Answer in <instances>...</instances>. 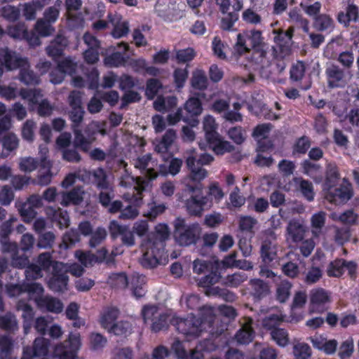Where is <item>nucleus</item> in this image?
<instances>
[{"label": "nucleus", "instance_id": "nucleus-2", "mask_svg": "<svg viewBox=\"0 0 359 359\" xmlns=\"http://www.w3.org/2000/svg\"><path fill=\"white\" fill-rule=\"evenodd\" d=\"M169 236L168 226L159 224L156 227L154 238L149 237L145 243V251L140 259L143 267L153 269L160 263V259L163 254L164 242Z\"/></svg>", "mask_w": 359, "mask_h": 359}, {"label": "nucleus", "instance_id": "nucleus-57", "mask_svg": "<svg viewBox=\"0 0 359 359\" xmlns=\"http://www.w3.org/2000/svg\"><path fill=\"white\" fill-rule=\"evenodd\" d=\"M1 142L3 148L7 151L6 154H4L3 155L4 157H6L10 152L18 148L19 140L15 135L9 133L3 137Z\"/></svg>", "mask_w": 359, "mask_h": 359}, {"label": "nucleus", "instance_id": "nucleus-12", "mask_svg": "<svg viewBox=\"0 0 359 359\" xmlns=\"http://www.w3.org/2000/svg\"><path fill=\"white\" fill-rule=\"evenodd\" d=\"M201 321L194 317L172 319V325L184 335L198 336L201 331Z\"/></svg>", "mask_w": 359, "mask_h": 359}, {"label": "nucleus", "instance_id": "nucleus-40", "mask_svg": "<svg viewBox=\"0 0 359 359\" xmlns=\"http://www.w3.org/2000/svg\"><path fill=\"white\" fill-rule=\"evenodd\" d=\"M300 166L302 172L313 180L317 177L322 170V166L319 163L312 162L309 159L303 161Z\"/></svg>", "mask_w": 359, "mask_h": 359}, {"label": "nucleus", "instance_id": "nucleus-55", "mask_svg": "<svg viewBox=\"0 0 359 359\" xmlns=\"http://www.w3.org/2000/svg\"><path fill=\"white\" fill-rule=\"evenodd\" d=\"M270 334L271 339L280 347H285L289 344L288 333L283 328L273 329Z\"/></svg>", "mask_w": 359, "mask_h": 359}, {"label": "nucleus", "instance_id": "nucleus-16", "mask_svg": "<svg viewBox=\"0 0 359 359\" xmlns=\"http://www.w3.org/2000/svg\"><path fill=\"white\" fill-rule=\"evenodd\" d=\"M246 37L250 41V46L255 50V56L257 55V59L260 62L265 58L266 55L267 45L263 42L262 32L259 30H251L246 33Z\"/></svg>", "mask_w": 359, "mask_h": 359}, {"label": "nucleus", "instance_id": "nucleus-5", "mask_svg": "<svg viewBox=\"0 0 359 359\" xmlns=\"http://www.w3.org/2000/svg\"><path fill=\"white\" fill-rule=\"evenodd\" d=\"M327 87L329 89H342L348 85L353 79V71H346L339 64L328 62L325 69Z\"/></svg>", "mask_w": 359, "mask_h": 359}, {"label": "nucleus", "instance_id": "nucleus-45", "mask_svg": "<svg viewBox=\"0 0 359 359\" xmlns=\"http://www.w3.org/2000/svg\"><path fill=\"white\" fill-rule=\"evenodd\" d=\"M11 254V264L13 267L18 269H25L29 264V260L27 256L25 255H19V248L16 245V250L13 251H3Z\"/></svg>", "mask_w": 359, "mask_h": 359}, {"label": "nucleus", "instance_id": "nucleus-20", "mask_svg": "<svg viewBox=\"0 0 359 359\" xmlns=\"http://www.w3.org/2000/svg\"><path fill=\"white\" fill-rule=\"evenodd\" d=\"M221 270L220 264L216 261L215 264L210 265V268L205 273L207 274L198 280V285L203 287H209L222 281Z\"/></svg>", "mask_w": 359, "mask_h": 359}, {"label": "nucleus", "instance_id": "nucleus-18", "mask_svg": "<svg viewBox=\"0 0 359 359\" xmlns=\"http://www.w3.org/2000/svg\"><path fill=\"white\" fill-rule=\"evenodd\" d=\"M119 184L123 187H131L135 186V189L139 193L146 190L149 187V180H145L143 177H133L126 169L120 177Z\"/></svg>", "mask_w": 359, "mask_h": 359}, {"label": "nucleus", "instance_id": "nucleus-56", "mask_svg": "<svg viewBox=\"0 0 359 359\" xmlns=\"http://www.w3.org/2000/svg\"><path fill=\"white\" fill-rule=\"evenodd\" d=\"M107 283L113 287L125 288L129 283L124 273H111L107 280Z\"/></svg>", "mask_w": 359, "mask_h": 359}, {"label": "nucleus", "instance_id": "nucleus-52", "mask_svg": "<svg viewBox=\"0 0 359 359\" xmlns=\"http://www.w3.org/2000/svg\"><path fill=\"white\" fill-rule=\"evenodd\" d=\"M94 256L95 257L97 264L104 262L109 266L114 264L116 255L113 252L109 254L105 248L97 250Z\"/></svg>", "mask_w": 359, "mask_h": 359}, {"label": "nucleus", "instance_id": "nucleus-59", "mask_svg": "<svg viewBox=\"0 0 359 359\" xmlns=\"http://www.w3.org/2000/svg\"><path fill=\"white\" fill-rule=\"evenodd\" d=\"M163 85L157 79H149L147 81L145 95L149 100H153L161 89Z\"/></svg>", "mask_w": 359, "mask_h": 359}, {"label": "nucleus", "instance_id": "nucleus-1", "mask_svg": "<svg viewBox=\"0 0 359 359\" xmlns=\"http://www.w3.org/2000/svg\"><path fill=\"white\" fill-rule=\"evenodd\" d=\"M68 100L70 107L68 116L72 121V128L74 135L73 144L83 152H88L91 144L96 140L98 128L94 123H90L86 126L84 130L80 129L85 114L84 109L81 105V95L78 91H72Z\"/></svg>", "mask_w": 359, "mask_h": 359}, {"label": "nucleus", "instance_id": "nucleus-28", "mask_svg": "<svg viewBox=\"0 0 359 359\" xmlns=\"http://www.w3.org/2000/svg\"><path fill=\"white\" fill-rule=\"evenodd\" d=\"M186 165L190 171L189 176L192 181L201 182L207 177V170L196 164V157L193 155L187 158Z\"/></svg>", "mask_w": 359, "mask_h": 359}, {"label": "nucleus", "instance_id": "nucleus-26", "mask_svg": "<svg viewBox=\"0 0 359 359\" xmlns=\"http://www.w3.org/2000/svg\"><path fill=\"white\" fill-rule=\"evenodd\" d=\"M359 17V8L351 0H348L346 12L340 11L337 15V20L339 23L345 27L349 25L350 22H357Z\"/></svg>", "mask_w": 359, "mask_h": 359}, {"label": "nucleus", "instance_id": "nucleus-35", "mask_svg": "<svg viewBox=\"0 0 359 359\" xmlns=\"http://www.w3.org/2000/svg\"><path fill=\"white\" fill-rule=\"evenodd\" d=\"M180 120L187 123L191 127H196L198 125L199 121L196 118H189L184 115L182 109L179 108L174 114H170L167 116V121L170 125H175Z\"/></svg>", "mask_w": 359, "mask_h": 359}, {"label": "nucleus", "instance_id": "nucleus-11", "mask_svg": "<svg viewBox=\"0 0 359 359\" xmlns=\"http://www.w3.org/2000/svg\"><path fill=\"white\" fill-rule=\"evenodd\" d=\"M177 137L176 131L174 129H168L161 139H156L154 142L155 151L160 154L165 161L169 159L172 154L170 149Z\"/></svg>", "mask_w": 359, "mask_h": 359}, {"label": "nucleus", "instance_id": "nucleus-34", "mask_svg": "<svg viewBox=\"0 0 359 359\" xmlns=\"http://www.w3.org/2000/svg\"><path fill=\"white\" fill-rule=\"evenodd\" d=\"M93 184L100 190L109 189L111 186L108 180V176L106 171L98 168L92 172Z\"/></svg>", "mask_w": 359, "mask_h": 359}, {"label": "nucleus", "instance_id": "nucleus-63", "mask_svg": "<svg viewBox=\"0 0 359 359\" xmlns=\"http://www.w3.org/2000/svg\"><path fill=\"white\" fill-rule=\"evenodd\" d=\"M293 353L297 359H308L311 355V349L306 343H297L294 345Z\"/></svg>", "mask_w": 359, "mask_h": 359}, {"label": "nucleus", "instance_id": "nucleus-47", "mask_svg": "<svg viewBox=\"0 0 359 359\" xmlns=\"http://www.w3.org/2000/svg\"><path fill=\"white\" fill-rule=\"evenodd\" d=\"M107 331L116 336L126 337L132 332V325L128 321L121 320L113 324Z\"/></svg>", "mask_w": 359, "mask_h": 359}, {"label": "nucleus", "instance_id": "nucleus-54", "mask_svg": "<svg viewBox=\"0 0 359 359\" xmlns=\"http://www.w3.org/2000/svg\"><path fill=\"white\" fill-rule=\"evenodd\" d=\"M50 341L43 337H37L35 339L33 346L36 357L45 356L48 352Z\"/></svg>", "mask_w": 359, "mask_h": 359}, {"label": "nucleus", "instance_id": "nucleus-13", "mask_svg": "<svg viewBox=\"0 0 359 359\" xmlns=\"http://www.w3.org/2000/svg\"><path fill=\"white\" fill-rule=\"evenodd\" d=\"M18 221L16 217L12 215L8 219L0 224V244L2 251H13L16 250L17 243L10 241V236L13 231V224Z\"/></svg>", "mask_w": 359, "mask_h": 359}, {"label": "nucleus", "instance_id": "nucleus-48", "mask_svg": "<svg viewBox=\"0 0 359 359\" xmlns=\"http://www.w3.org/2000/svg\"><path fill=\"white\" fill-rule=\"evenodd\" d=\"M248 276L243 272H236L222 279V284L227 287H236L243 283Z\"/></svg>", "mask_w": 359, "mask_h": 359}, {"label": "nucleus", "instance_id": "nucleus-64", "mask_svg": "<svg viewBox=\"0 0 359 359\" xmlns=\"http://www.w3.org/2000/svg\"><path fill=\"white\" fill-rule=\"evenodd\" d=\"M134 351L128 346L116 347L112 351L111 359H133Z\"/></svg>", "mask_w": 359, "mask_h": 359}, {"label": "nucleus", "instance_id": "nucleus-42", "mask_svg": "<svg viewBox=\"0 0 359 359\" xmlns=\"http://www.w3.org/2000/svg\"><path fill=\"white\" fill-rule=\"evenodd\" d=\"M81 240V236L79 231L76 229H71L66 231L62 236V242L60 244V248L64 249L71 248L79 243Z\"/></svg>", "mask_w": 359, "mask_h": 359}, {"label": "nucleus", "instance_id": "nucleus-25", "mask_svg": "<svg viewBox=\"0 0 359 359\" xmlns=\"http://www.w3.org/2000/svg\"><path fill=\"white\" fill-rule=\"evenodd\" d=\"M47 215L60 229L67 228L70 224V219L67 210L60 208L57 209L49 208L47 209Z\"/></svg>", "mask_w": 359, "mask_h": 359}, {"label": "nucleus", "instance_id": "nucleus-32", "mask_svg": "<svg viewBox=\"0 0 359 359\" xmlns=\"http://www.w3.org/2000/svg\"><path fill=\"white\" fill-rule=\"evenodd\" d=\"M210 149L217 155H223L225 153L234 150V146L229 142L224 140L219 135L207 141Z\"/></svg>", "mask_w": 359, "mask_h": 359}, {"label": "nucleus", "instance_id": "nucleus-21", "mask_svg": "<svg viewBox=\"0 0 359 359\" xmlns=\"http://www.w3.org/2000/svg\"><path fill=\"white\" fill-rule=\"evenodd\" d=\"M61 194L60 204L64 207H67L72 204L74 205H80L85 195V191L81 187H76L69 191H62Z\"/></svg>", "mask_w": 359, "mask_h": 359}, {"label": "nucleus", "instance_id": "nucleus-22", "mask_svg": "<svg viewBox=\"0 0 359 359\" xmlns=\"http://www.w3.org/2000/svg\"><path fill=\"white\" fill-rule=\"evenodd\" d=\"M151 160L150 154H146L139 157L135 163V167L141 170V173L144 175V178L150 181L155 180L158 177V172L153 168H149V163Z\"/></svg>", "mask_w": 359, "mask_h": 359}, {"label": "nucleus", "instance_id": "nucleus-29", "mask_svg": "<svg viewBox=\"0 0 359 359\" xmlns=\"http://www.w3.org/2000/svg\"><path fill=\"white\" fill-rule=\"evenodd\" d=\"M262 261L269 264L277 258V245L275 241L265 239L262 241L260 248Z\"/></svg>", "mask_w": 359, "mask_h": 359}, {"label": "nucleus", "instance_id": "nucleus-15", "mask_svg": "<svg viewBox=\"0 0 359 359\" xmlns=\"http://www.w3.org/2000/svg\"><path fill=\"white\" fill-rule=\"evenodd\" d=\"M210 203L208 196H191L186 200L185 206L190 215L201 217L205 208L211 206Z\"/></svg>", "mask_w": 359, "mask_h": 359}, {"label": "nucleus", "instance_id": "nucleus-24", "mask_svg": "<svg viewBox=\"0 0 359 359\" xmlns=\"http://www.w3.org/2000/svg\"><path fill=\"white\" fill-rule=\"evenodd\" d=\"M306 232V227L299 219H291L287 226V233L293 243L301 242Z\"/></svg>", "mask_w": 359, "mask_h": 359}, {"label": "nucleus", "instance_id": "nucleus-7", "mask_svg": "<svg viewBox=\"0 0 359 359\" xmlns=\"http://www.w3.org/2000/svg\"><path fill=\"white\" fill-rule=\"evenodd\" d=\"M20 95L22 99L27 100L32 104H38L37 114L40 116L46 117L52 114L54 107L50 102L46 99L42 100L41 102L39 100L43 96L41 89L22 88L20 91Z\"/></svg>", "mask_w": 359, "mask_h": 359}, {"label": "nucleus", "instance_id": "nucleus-36", "mask_svg": "<svg viewBox=\"0 0 359 359\" xmlns=\"http://www.w3.org/2000/svg\"><path fill=\"white\" fill-rule=\"evenodd\" d=\"M313 27L320 32H331L334 29V20L327 14H319L314 17Z\"/></svg>", "mask_w": 359, "mask_h": 359}, {"label": "nucleus", "instance_id": "nucleus-43", "mask_svg": "<svg viewBox=\"0 0 359 359\" xmlns=\"http://www.w3.org/2000/svg\"><path fill=\"white\" fill-rule=\"evenodd\" d=\"M119 315V311L114 307L107 308L103 313L101 318V325L106 330L110 328L114 324L115 320Z\"/></svg>", "mask_w": 359, "mask_h": 359}, {"label": "nucleus", "instance_id": "nucleus-30", "mask_svg": "<svg viewBox=\"0 0 359 359\" xmlns=\"http://www.w3.org/2000/svg\"><path fill=\"white\" fill-rule=\"evenodd\" d=\"M88 81L83 80L81 76H75L73 78V83L76 87L81 88L88 85L90 89H95L98 86V76L99 73L96 68L91 67L89 72L86 74Z\"/></svg>", "mask_w": 359, "mask_h": 359}, {"label": "nucleus", "instance_id": "nucleus-4", "mask_svg": "<svg viewBox=\"0 0 359 359\" xmlns=\"http://www.w3.org/2000/svg\"><path fill=\"white\" fill-rule=\"evenodd\" d=\"M174 238L181 246H189L196 244L199 239L201 227L198 224H187L185 220L177 217L173 222Z\"/></svg>", "mask_w": 359, "mask_h": 359}, {"label": "nucleus", "instance_id": "nucleus-50", "mask_svg": "<svg viewBox=\"0 0 359 359\" xmlns=\"http://www.w3.org/2000/svg\"><path fill=\"white\" fill-rule=\"evenodd\" d=\"M203 129L205 133V139L207 141L217 137L219 135L217 131V124L215 118L211 116H207L204 118Z\"/></svg>", "mask_w": 359, "mask_h": 359}, {"label": "nucleus", "instance_id": "nucleus-49", "mask_svg": "<svg viewBox=\"0 0 359 359\" xmlns=\"http://www.w3.org/2000/svg\"><path fill=\"white\" fill-rule=\"evenodd\" d=\"M292 287V283L287 280H282L277 287L276 289V298L280 303H285L290 295V290Z\"/></svg>", "mask_w": 359, "mask_h": 359}, {"label": "nucleus", "instance_id": "nucleus-41", "mask_svg": "<svg viewBox=\"0 0 359 359\" xmlns=\"http://www.w3.org/2000/svg\"><path fill=\"white\" fill-rule=\"evenodd\" d=\"M186 114L189 118H196L202 113L203 108L201 102L198 98H189L184 104Z\"/></svg>", "mask_w": 359, "mask_h": 359}, {"label": "nucleus", "instance_id": "nucleus-33", "mask_svg": "<svg viewBox=\"0 0 359 359\" xmlns=\"http://www.w3.org/2000/svg\"><path fill=\"white\" fill-rule=\"evenodd\" d=\"M39 306L47 309L48 311L58 313L62 311L63 304L57 298L50 296H41L36 298Z\"/></svg>", "mask_w": 359, "mask_h": 359}, {"label": "nucleus", "instance_id": "nucleus-3", "mask_svg": "<svg viewBox=\"0 0 359 359\" xmlns=\"http://www.w3.org/2000/svg\"><path fill=\"white\" fill-rule=\"evenodd\" d=\"M0 61L4 62L7 70L20 69L19 79L27 86H36L40 83L39 76L29 69L28 62L15 52L8 48L0 51Z\"/></svg>", "mask_w": 359, "mask_h": 359}, {"label": "nucleus", "instance_id": "nucleus-51", "mask_svg": "<svg viewBox=\"0 0 359 359\" xmlns=\"http://www.w3.org/2000/svg\"><path fill=\"white\" fill-rule=\"evenodd\" d=\"M191 86L194 88L203 90L208 87V79L203 71L197 70L193 73Z\"/></svg>", "mask_w": 359, "mask_h": 359}, {"label": "nucleus", "instance_id": "nucleus-44", "mask_svg": "<svg viewBox=\"0 0 359 359\" xmlns=\"http://www.w3.org/2000/svg\"><path fill=\"white\" fill-rule=\"evenodd\" d=\"M0 328L8 332H14L18 329L15 316L11 313L0 316Z\"/></svg>", "mask_w": 359, "mask_h": 359}, {"label": "nucleus", "instance_id": "nucleus-9", "mask_svg": "<svg viewBox=\"0 0 359 359\" xmlns=\"http://www.w3.org/2000/svg\"><path fill=\"white\" fill-rule=\"evenodd\" d=\"M80 346L79 333L71 332L67 340L55 346L54 353L60 355L62 359H75Z\"/></svg>", "mask_w": 359, "mask_h": 359}, {"label": "nucleus", "instance_id": "nucleus-62", "mask_svg": "<svg viewBox=\"0 0 359 359\" xmlns=\"http://www.w3.org/2000/svg\"><path fill=\"white\" fill-rule=\"evenodd\" d=\"M20 216L23 218L24 222L29 223L32 221L36 215V212L35 208L29 205L28 203H23L18 208Z\"/></svg>", "mask_w": 359, "mask_h": 359}, {"label": "nucleus", "instance_id": "nucleus-14", "mask_svg": "<svg viewBox=\"0 0 359 359\" xmlns=\"http://www.w3.org/2000/svg\"><path fill=\"white\" fill-rule=\"evenodd\" d=\"M114 197L115 194L112 187L107 189L100 190L98 194V202L111 214L119 212L123 207V203L121 201H112Z\"/></svg>", "mask_w": 359, "mask_h": 359}, {"label": "nucleus", "instance_id": "nucleus-19", "mask_svg": "<svg viewBox=\"0 0 359 359\" xmlns=\"http://www.w3.org/2000/svg\"><path fill=\"white\" fill-rule=\"evenodd\" d=\"M310 300L311 311L318 313L323 312L325 305L330 301L328 293L322 288L311 290Z\"/></svg>", "mask_w": 359, "mask_h": 359}, {"label": "nucleus", "instance_id": "nucleus-46", "mask_svg": "<svg viewBox=\"0 0 359 359\" xmlns=\"http://www.w3.org/2000/svg\"><path fill=\"white\" fill-rule=\"evenodd\" d=\"M89 236V246L92 248H95L106 240L107 231L104 227L99 226L96 228Z\"/></svg>", "mask_w": 359, "mask_h": 359}, {"label": "nucleus", "instance_id": "nucleus-27", "mask_svg": "<svg viewBox=\"0 0 359 359\" xmlns=\"http://www.w3.org/2000/svg\"><path fill=\"white\" fill-rule=\"evenodd\" d=\"M249 286L251 295L257 300L264 298L270 292V287L268 283L261 279L250 280Z\"/></svg>", "mask_w": 359, "mask_h": 359}, {"label": "nucleus", "instance_id": "nucleus-61", "mask_svg": "<svg viewBox=\"0 0 359 359\" xmlns=\"http://www.w3.org/2000/svg\"><path fill=\"white\" fill-rule=\"evenodd\" d=\"M345 264V259H337L333 262H331L327 268V273L329 276L339 277L344 273V265Z\"/></svg>", "mask_w": 359, "mask_h": 359}, {"label": "nucleus", "instance_id": "nucleus-38", "mask_svg": "<svg viewBox=\"0 0 359 359\" xmlns=\"http://www.w3.org/2000/svg\"><path fill=\"white\" fill-rule=\"evenodd\" d=\"M339 177L337 165L334 163H328L326 167L325 187L328 189L334 187L338 183Z\"/></svg>", "mask_w": 359, "mask_h": 359}, {"label": "nucleus", "instance_id": "nucleus-53", "mask_svg": "<svg viewBox=\"0 0 359 359\" xmlns=\"http://www.w3.org/2000/svg\"><path fill=\"white\" fill-rule=\"evenodd\" d=\"M37 264L41 268V271H45L48 272L50 271V268H52V271H54V264L55 262H59L58 261H53L52 259V256L50 252H43L41 253L37 258L36 261Z\"/></svg>", "mask_w": 359, "mask_h": 359}, {"label": "nucleus", "instance_id": "nucleus-8", "mask_svg": "<svg viewBox=\"0 0 359 359\" xmlns=\"http://www.w3.org/2000/svg\"><path fill=\"white\" fill-rule=\"evenodd\" d=\"M68 265L62 262H55L54 271L48 281V287L55 292H63L67 290L69 276Z\"/></svg>", "mask_w": 359, "mask_h": 359}, {"label": "nucleus", "instance_id": "nucleus-23", "mask_svg": "<svg viewBox=\"0 0 359 359\" xmlns=\"http://www.w3.org/2000/svg\"><path fill=\"white\" fill-rule=\"evenodd\" d=\"M67 45V39L62 34H58L46 47V53L48 56L56 59L62 55L64 50Z\"/></svg>", "mask_w": 359, "mask_h": 359}, {"label": "nucleus", "instance_id": "nucleus-60", "mask_svg": "<svg viewBox=\"0 0 359 359\" xmlns=\"http://www.w3.org/2000/svg\"><path fill=\"white\" fill-rule=\"evenodd\" d=\"M337 61L341 65L340 67L346 71H352L354 56L351 51H344L339 54Z\"/></svg>", "mask_w": 359, "mask_h": 359}, {"label": "nucleus", "instance_id": "nucleus-6", "mask_svg": "<svg viewBox=\"0 0 359 359\" xmlns=\"http://www.w3.org/2000/svg\"><path fill=\"white\" fill-rule=\"evenodd\" d=\"M142 315L146 324H149L152 332H158L168 329L169 323L172 324L170 316L161 312L156 306H145L142 310Z\"/></svg>", "mask_w": 359, "mask_h": 359}, {"label": "nucleus", "instance_id": "nucleus-31", "mask_svg": "<svg viewBox=\"0 0 359 359\" xmlns=\"http://www.w3.org/2000/svg\"><path fill=\"white\" fill-rule=\"evenodd\" d=\"M293 182L297 190L299 191L308 201H313L315 192L311 182L302 177H294Z\"/></svg>", "mask_w": 359, "mask_h": 359}, {"label": "nucleus", "instance_id": "nucleus-10", "mask_svg": "<svg viewBox=\"0 0 359 359\" xmlns=\"http://www.w3.org/2000/svg\"><path fill=\"white\" fill-rule=\"evenodd\" d=\"M48 153V149L46 145L39 146L40 170L34 183L41 187L48 185L53 176L51 172L52 163L47 158Z\"/></svg>", "mask_w": 359, "mask_h": 359}, {"label": "nucleus", "instance_id": "nucleus-39", "mask_svg": "<svg viewBox=\"0 0 359 359\" xmlns=\"http://www.w3.org/2000/svg\"><path fill=\"white\" fill-rule=\"evenodd\" d=\"M254 337V330L250 325L245 324L237 331L235 335V339L240 344H248L252 341Z\"/></svg>", "mask_w": 359, "mask_h": 359}, {"label": "nucleus", "instance_id": "nucleus-17", "mask_svg": "<svg viewBox=\"0 0 359 359\" xmlns=\"http://www.w3.org/2000/svg\"><path fill=\"white\" fill-rule=\"evenodd\" d=\"M353 195L351 184L344 179L343 184L334 189L333 191H330L327 196L335 203H345L351 198Z\"/></svg>", "mask_w": 359, "mask_h": 359}, {"label": "nucleus", "instance_id": "nucleus-58", "mask_svg": "<svg viewBox=\"0 0 359 359\" xmlns=\"http://www.w3.org/2000/svg\"><path fill=\"white\" fill-rule=\"evenodd\" d=\"M55 240V236L52 231H46L39 235L37 247L43 249L51 248Z\"/></svg>", "mask_w": 359, "mask_h": 359}, {"label": "nucleus", "instance_id": "nucleus-37", "mask_svg": "<svg viewBox=\"0 0 359 359\" xmlns=\"http://www.w3.org/2000/svg\"><path fill=\"white\" fill-rule=\"evenodd\" d=\"M351 229L349 226H334L333 228L332 238L334 243L340 246L348 242L351 237Z\"/></svg>", "mask_w": 359, "mask_h": 359}]
</instances>
